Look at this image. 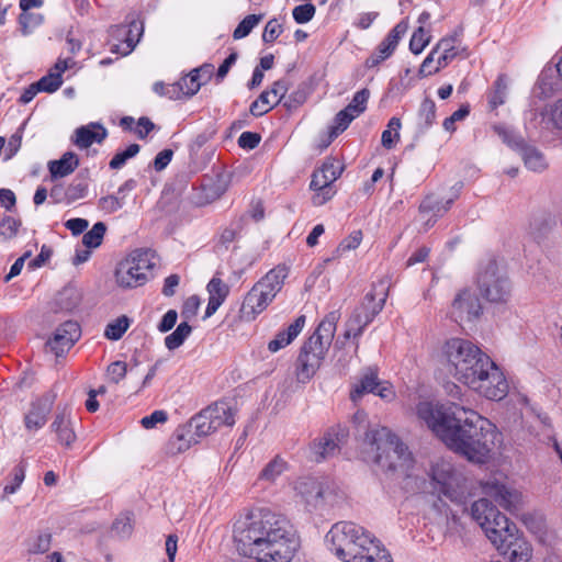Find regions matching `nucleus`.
Returning <instances> with one entry per match:
<instances>
[{"label": "nucleus", "mask_w": 562, "mask_h": 562, "mask_svg": "<svg viewBox=\"0 0 562 562\" xmlns=\"http://www.w3.org/2000/svg\"><path fill=\"white\" fill-rule=\"evenodd\" d=\"M61 83L63 79L58 77V72H48L36 82L40 91L49 93L58 90Z\"/></svg>", "instance_id": "nucleus-58"}, {"label": "nucleus", "mask_w": 562, "mask_h": 562, "mask_svg": "<svg viewBox=\"0 0 562 562\" xmlns=\"http://www.w3.org/2000/svg\"><path fill=\"white\" fill-rule=\"evenodd\" d=\"M288 274L286 266H278L270 270L245 295L239 310V317L246 322L256 319L280 292Z\"/></svg>", "instance_id": "nucleus-6"}, {"label": "nucleus", "mask_w": 562, "mask_h": 562, "mask_svg": "<svg viewBox=\"0 0 562 562\" xmlns=\"http://www.w3.org/2000/svg\"><path fill=\"white\" fill-rule=\"evenodd\" d=\"M508 82L505 76H499L494 82L493 90L488 94V104L491 109L505 103L507 97Z\"/></svg>", "instance_id": "nucleus-46"}, {"label": "nucleus", "mask_w": 562, "mask_h": 562, "mask_svg": "<svg viewBox=\"0 0 562 562\" xmlns=\"http://www.w3.org/2000/svg\"><path fill=\"white\" fill-rule=\"evenodd\" d=\"M361 240H362V233L360 231L352 232L348 237H346L339 244V246L336 249L337 255L342 256L345 252L358 248Z\"/></svg>", "instance_id": "nucleus-60"}, {"label": "nucleus", "mask_w": 562, "mask_h": 562, "mask_svg": "<svg viewBox=\"0 0 562 562\" xmlns=\"http://www.w3.org/2000/svg\"><path fill=\"white\" fill-rule=\"evenodd\" d=\"M369 98L370 91L366 88L361 89L355 93L351 102L345 109L353 114V116L358 117L366 111Z\"/></svg>", "instance_id": "nucleus-53"}, {"label": "nucleus", "mask_w": 562, "mask_h": 562, "mask_svg": "<svg viewBox=\"0 0 562 562\" xmlns=\"http://www.w3.org/2000/svg\"><path fill=\"white\" fill-rule=\"evenodd\" d=\"M295 490L307 504L314 507H318L330 502L331 492L329 491V487L324 486L313 479H302L297 481Z\"/></svg>", "instance_id": "nucleus-23"}, {"label": "nucleus", "mask_w": 562, "mask_h": 562, "mask_svg": "<svg viewBox=\"0 0 562 562\" xmlns=\"http://www.w3.org/2000/svg\"><path fill=\"white\" fill-rule=\"evenodd\" d=\"M380 379L378 376V370L375 368H367L359 381L352 386L350 398L352 402H358L364 394H374L379 384Z\"/></svg>", "instance_id": "nucleus-32"}, {"label": "nucleus", "mask_w": 562, "mask_h": 562, "mask_svg": "<svg viewBox=\"0 0 562 562\" xmlns=\"http://www.w3.org/2000/svg\"><path fill=\"white\" fill-rule=\"evenodd\" d=\"M480 349L479 346L468 339L450 338L441 347L440 361L448 374L461 382L463 374Z\"/></svg>", "instance_id": "nucleus-9"}, {"label": "nucleus", "mask_w": 562, "mask_h": 562, "mask_svg": "<svg viewBox=\"0 0 562 562\" xmlns=\"http://www.w3.org/2000/svg\"><path fill=\"white\" fill-rule=\"evenodd\" d=\"M191 331L192 327L187 322L180 323L176 330L165 338V346L169 350L179 348L190 336Z\"/></svg>", "instance_id": "nucleus-47"}, {"label": "nucleus", "mask_w": 562, "mask_h": 562, "mask_svg": "<svg viewBox=\"0 0 562 562\" xmlns=\"http://www.w3.org/2000/svg\"><path fill=\"white\" fill-rule=\"evenodd\" d=\"M25 471L26 467L23 463H20L13 468L10 474V482L3 487L2 497H5L7 495H11L18 492V490L20 488L25 479Z\"/></svg>", "instance_id": "nucleus-51"}, {"label": "nucleus", "mask_w": 562, "mask_h": 562, "mask_svg": "<svg viewBox=\"0 0 562 562\" xmlns=\"http://www.w3.org/2000/svg\"><path fill=\"white\" fill-rule=\"evenodd\" d=\"M494 499L508 510L517 509L521 502V494L504 485H496L488 492Z\"/></svg>", "instance_id": "nucleus-39"}, {"label": "nucleus", "mask_w": 562, "mask_h": 562, "mask_svg": "<svg viewBox=\"0 0 562 562\" xmlns=\"http://www.w3.org/2000/svg\"><path fill=\"white\" fill-rule=\"evenodd\" d=\"M347 436L348 432L344 427L337 426L329 429L311 445V459L321 462L334 457L338 453Z\"/></svg>", "instance_id": "nucleus-15"}, {"label": "nucleus", "mask_w": 562, "mask_h": 562, "mask_svg": "<svg viewBox=\"0 0 562 562\" xmlns=\"http://www.w3.org/2000/svg\"><path fill=\"white\" fill-rule=\"evenodd\" d=\"M229 285L215 274L206 285L209 302L205 310V317L216 313L229 294Z\"/></svg>", "instance_id": "nucleus-26"}, {"label": "nucleus", "mask_w": 562, "mask_h": 562, "mask_svg": "<svg viewBox=\"0 0 562 562\" xmlns=\"http://www.w3.org/2000/svg\"><path fill=\"white\" fill-rule=\"evenodd\" d=\"M237 550L257 562H290L299 538L290 522L269 509L251 510L234 525Z\"/></svg>", "instance_id": "nucleus-2"}, {"label": "nucleus", "mask_w": 562, "mask_h": 562, "mask_svg": "<svg viewBox=\"0 0 562 562\" xmlns=\"http://www.w3.org/2000/svg\"><path fill=\"white\" fill-rule=\"evenodd\" d=\"M50 429L54 434H56L57 440L60 445L66 447H70L72 442L76 440V432L74 430L71 414L68 408L60 409Z\"/></svg>", "instance_id": "nucleus-25"}, {"label": "nucleus", "mask_w": 562, "mask_h": 562, "mask_svg": "<svg viewBox=\"0 0 562 562\" xmlns=\"http://www.w3.org/2000/svg\"><path fill=\"white\" fill-rule=\"evenodd\" d=\"M342 167L334 159H327L312 176L311 188L331 186L341 175Z\"/></svg>", "instance_id": "nucleus-33"}, {"label": "nucleus", "mask_w": 562, "mask_h": 562, "mask_svg": "<svg viewBox=\"0 0 562 562\" xmlns=\"http://www.w3.org/2000/svg\"><path fill=\"white\" fill-rule=\"evenodd\" d=\"M79 166V159L72 151L65 153L60 159L48 162L52 179L64 178L72 173Z\"/></svg>", "instance_id": "nucleus-34"}, {"label": "nucleus", "mask_w": 562, "mask_h": 562, "mask_svg": "<svg viewBox=\"0 0 562 562\" xmlns=\"http://www.w3.org/2000/svg\"><path fill=\"white\" fill-rule=\"evenodd\" d=\"M482 314V305L477 295L470 290L460 291L450 307V317L459 323H472Z\"/></svg>", "instance_id": "nucleus-14"}, {"label": "nucleus", "mask_w": 562, "mask_h": 562, "mask_svg": "<svg viewBox=\"0 0 562 562\" xmlns=\"http://www.w3.org/2000/svg\"><path fill=\"white\" fill-rule=\"evenodd\" d=\"M139 145L132 144L125 150L116 153L109 164L110 168H122L130 158H133L139 153Z\"/></svg>", "instance_id": "nucleus-57"}, {"label": "nucleus", "mask_w": 562, "mask_h": 562, "mask_svg": "<svg viewBox=\"0 0 562 562\" xmlns=\"http://www.w3.org/2000/svg\"><path fill=\"white\" fill-rule=\"evenodd\" d=\"M261 20V14L247 15L234 30L233 37L235 40H241L246 37L252 31V29L259 24Z\"/></svg>", "instance_id": "nucleus-54"}, {"label": "nucleus", "mask_w": 562, "mask_h": 562, "mask_svg": "<svg viewBox=\"0 0 562 562\" xmlns=\"http://www.w3.org/2000/svg\"><path fill=\"white\" fill-rule=\"evenodd\" d=\"M314 191L312 201L314 205H323L329 201L336 193L331 186L322 188H311Z\"/></svg>", "instance_id": "nucleus-64"}, {"label": "nucleus", "mask_w": 562, "mask_h": 562, "mask_svg": "<svg viewBox=\"0 0 562 562\" xmlns=\"http://www.w3.org/2000/svg\"><path fill=\"white\" fill-rule=\"evenodd\" d=\"M81 292L74 286L64 288L54 300L56 312H72L81 302Z\"/></svg>", "instance_id": "nucleus-38"}, {"label": "nucleus", "mask_w": 562, "mask_h": 562, "mask_svg": "<svg viewBox=\"0 0 562 562\" xmlns=\"http://www.w3.org/2000/svg\"><path fill=\"white\" fill-rule=\"evenodd\" d=\"M130 325V318L125 315H122L106 325L104 336L109 340H119L126 333Z\"/></svg>", "instance_id": "nucleus-48"}, {"label": "nucleus", "mask_w": 562, "mask_h": 562, "mask_svg": "<svg viewBox=\"0 0 562 562\" xmlns=\"http://www.w3.org/2000/svg\"><path fill=\"white\" fill-rule=\"evenodd\" d=\"M432 50L438 55V65L445 68L458 55L465 52V48L460 47L458 36L451 35L441 38Z\"/></svg>", "instance_id": "nucleus-31"}, {"label": "nucleus", "mask_w": 562, "mask_h": 562, "mask_svg": "<svg viewBox=\"0 0 562 562\" xmlns=\"http://www.w3.org/2000/svg\"><path fill=\"white\" fill-rule=\"evenodd\" d=\"M127 366L123 361L112 362L106 370L108 376L113 383H119L122 381L125 378Z\"/></svg>", "instance_id": "nucleus-62"}, {"label": "nucleus", "mask_w": 562, "mask_h": 562, "mask_svg": "<svg viewBox=\"0 0 562 562\" xmlns=\"http://www.w3.org/2000/svg\"><path fill=\"white\" fill-rule=\"evenodd\" d=\"M134 188H135V181L134 180L125 181L119 188L117 195H106V196H102L99 200V204H98L99 209L102 212L106 213V214H112V213L119 211L125 204L124 195L123 194L125 192L132 191Z\"/></svg>", "instance_id": "nucleus-37"}, {"label": "nucleus", "mask_w": 562, "mask_h": 562, "mask_svg": "<svg viewBox=\"0 0 562 562\" xmlns=\"http://www.w3.org/2000/svg\"><path fill=\"white\" fill-rule=\"evenodd\" d=\"M374 537L364 527L351 521L334 524L325 535V546L341 562H356Z\"/></svg>", "instance_id": "nucleus-4"}, {"label": "nucleus", "mask_w": 562, "mask_h": 562, "mask_svg": "<svg viewBox=\"0 0 562 562\" xmlns=\"http://www.w3.org/2000/svg\"><path fill=\"white\" fill-rule=\"evenodd\" d=\"M386 296L387 286L384 282L374 286L373 290L366 295L362 304L356 308L351 317L348 319L344 338H358L362 334L363 329L382 311Z\"/></svg>", "instance_id": "nucleus-10"}, {"label": "nucleus", "mask_w": 562, "mask_h": 562, "mask_svg": "<svg viewBox=\"0 0 562 562\" xmlns=\"http://www.w3.org/2000/svg\"><path fill=\"white\" fill-rule=\"evenodd\" d=\"M435 57H436V54L431 49V52L428 54V56L424 59V61L420 65V68H419L420 76H423V77L431 76L443 68V66L438 65V57L437 58H435Z\"/></svg>", "instance_id": "nucleus-61"}, {"label": "nucleus", "mask_w": 562, "mask_h": 562, "mask_svg": "<svg viewBox=\"0 0 562 562\" xmlns=\"http://www.w3.org/2000/svg\"><path fill=\"white\" fill-rule=\"evenodd\" d=\"M81 330L79 324L74 321H67L59 325L47 340L46 346L57 357L68 352L79 340Z\"/></svg>", "instance_id": "nucleus-16"}, {"label": "nucleus", "mask_w": 562, "mask_h": 562, "mask_svg": "<svg viewBox=\"0 0 562 562\" xmlns=\"http://www.w3.org/2000/svg\"><path fill=\"white\" fill-rule=\"evenodd\" d=\"M508 562H529L532 557L531 544L524 538L517 529L507 537L501 548H496Z\"/></svg>", "instance_id": "nucleus-21"}, {"label": "nucleus", "mask_w": 562, "mask_h": 562, "mask_svg": "<svg viewBox=\"0 0 562 562\" xmlns=\"http://www.w3.org/2000/svg\"><path fill=\"white\" fill-rule=\"evenodd\" d=\"M471 516L495 548H501L506 538L512 537L518 529L486 498H480L472 504Z\"/></svg>", "instance_id": "nucleus-7"}, {"label": "nucleus", "mask_w": 562, "mask_h": 562, "mask_svg": "<svg viewBox=\"0 0 562 562\" xmlns=\"http://www.w3.org/2000/svg\"><path fill=\"white\" fill-rule=\"evenodd\" d=\"M420 125L423 127H429L436 119V104L430 99H425L419 108L418 112Z\"/></svg>", "instance_id": "nucleus-56"}, {"label": "nucleus", "mask_w": 562, "mask_h": 562, "mask_svg": "<svg viewBox=\"0 0 562 562\" xmlns=\"http://www.w3.org/2000/svg\"><path fill=\"white\" fill-rule=\"evenodd\" d=\"M54 400V395L47 394L32 403L31 408L24 416V425L29 431H37L46 424Z\"/></svg>", "instance_id": "nucleus-22"}, {"label": "nucleus", "mask_w": 562, "mask_h": 562, "mask_svg": "<svg viewBox=\"0 0 562 562\" xmlns=\"http://www.w3.org/2000/svg\"><path fill=\"white\" fill-rule=\"evenodd\" d=\"M408 30V20L404 19L398 22L379 44L375 52L366 60L367 67H375L383 60L387 59L396 49L400 41Z\"/></svg>", "instance_id": "nucleus-18"}, {"label": "nucleus", "mask_w": 562, "mask_h": 562, "mask_svg": "<svg viewBox=\"0 0 562 562\" xmlns=\"http://www.w3.org/2000/svg\"><path fill=\"white\" fill-rule=\"evenodd\" d=\"M106 227L102 222L95 223L82 237V245L87 248H97L101 245Z\"/></svg>", "instance_id": "nucleus-52"}, {"label": "nucleus", "mask_w": 562, "mask_h": 562, "mask_svg": "<svg viewBox=\"0 0 562 562\" xmlns=\"http://www.w3.org/2000/svg\"><path fill=\"white\" fill-rule=\"evenodd\" d=\"M143 30V24L137 21H132L127 26H116L115 32L124 34L125 40L122 43H113L111 45V52L122 56L128 55L138 43Z\"/></svg>", "instance_id": "nucleus-24"}, {"label": "nucleus", "mask_w": 562, "mask_h": 562, "mask_svg": "<svg viewBox=\"0 0 562 562\" xmlns=\"http://www.w3.org/2000/svg\"><path fill=\"white\" fill-rule=\"evenodd\" d=\"M217 429L235 424L236 407L232 402L220 401L205 408Z\"/></svg>", "instance_id": "nucleus-28"}, {"label": "nucleus", "mask_w": 562, "mask_h": 562, "mask_svg": "<svg viewBox=\"0 0 562 562\" xmlns=\"http://www.w3.org/2000/svg\"><path fill=\"white\" fill-rule=\"evenodd\" d=\"M360 458L383 471H401L406 473L413 465V457L408 448L389 428L372 426L360 443Z\"/></svg>", "instance_id": "nucleus-3"}, {"label": "nucleus", "mask_w": 562, "mask_h": 562, "mask_svg": "<svg viewBox=\"0 0 562 562\" xmlns=\"http://www.w3.org/2000/svg\"><path fill=\"white\" fill-rule=\"evenodd\" d=\"M325 356L323 352L318 353L317 348H307L304 344L296 360V380L303 384L307 383L319 369Z\"/></svg>", "instance_id": "nucleus-19"}, {"label": "nucleus", "mask_w": 562, "mask_h": 562, "mask_svg": "<svg viewBox=\"0 0 562 562\" xmlns=\"http://www.w3.org/2000/svg\"><path fill=\"white\" fill-rule=\"evenodd\" d=\"M426 475L430 490L439 498L462 503L468 493V480L448 458L436 457L429 461Z\"/></svg>", "instance_id": "nucleus-5"}, {"label": "nucleus", "mask_w": 562, "mask_h": 562, "mask_svg": "<svg viewBox=\"0 0 562 562\" xmlns=\"http://www.w3.org/2000/svg\"><path fill=\"white\" fill-rule=\"evenodd\" d=\"M155 262L149 251L136 249L121 260L115 270V282L120 288L132 289L144 285Z\"/></svg>", "instance_id": "nucleus-8"}, {"label": "nucleus", "mask_w": 562, "mask_h": 562, "mask_svg": "<svg viewBox=\"0 0 562 562\" xmlns=\"http://www.w3.org/2000/svg\"><path fill=\"white\" fill-rule=\"evenodd\" d=\"M288 462L281 457L277 456L270 460L260 471L258 481L273 484L288 470Z\"/></svg>", "instance_id": "nucleus-41"}, {"label": "nucleus", "mask_w": 562, "mask_h": 562, "mask_svg": "<svg viewBox=\"0 0 562 562\" xmlns=\"http://www.w3.org/2000/svg\"><path fill=\"white\" fill-rule=\"evenodd\" d=\"M477 285L481 293L494 303H504L510 296L508 279L493 260L481 267L477 276Z\"/></svg>", "instance_id": "nucleus-11"}, {"label": "nucleus", "mask_w": 562, "mask_h": 562, "mask_svg": "<svg viewBox=\"0 0 562 562\" xmlns=\"http://www.w3.org/2000/svg\"><path fill=\"white\" fill-rule=\"evenodd\" d=\"M315 12H316V9H315L314 4L306 3V4L295 7L293 9L292 14H293V19L295 20L296 23L304 24V23L310 22L314 18Z\"/></svg>", "instance_id": "nucleus-59"}, {"label": "nucleus", "mask_w": 562, "mask_h": 562, "mask_svg": "<svg viewBox=\"0 0 562 562\" xmlns=\"http://www.w3.org/2000/svg\"><path fill=\"white\" fill-rule=\"evenodd\" d=\"M304 326L305 316L301 315L293 323H291L286 329L279 331L276 337L269 341L268 350L274 353L285 348L300 335Z\"/></svg>", "instance_id": "nucleus-27"}, {"label": "nucleus", "mask_w": 562, "mask_h": 562, "mask_svg": "<svg viewBox=\"0 0 562 562\" xmlns=\"http://www.w3.org/2000/svg\"><path fill=\"white\" fill-rule=\"evenodd\" d=\"M541 115L547 127L562 130V99L546 106Z\"/></svg>", "instance_id": "nucleus-44"}, {"label": "nucleus", "mask_w": 562, "mask_h": 562, "mask_svg": "<svg viewBox=\"0 0 562 562\" xmlns=\"http://www.w3.org/2000/svg\"><path fill=\"white\" fill-rule=\"evenodd\" d=\"M202 70L203 68L192 70L189 75L182 77L177 83L172 85L171 89L176 93H180V98L194 95L202 85L200 81V72Z\"/></svg>", "instance_id": "nucleus-40"}, {"label": "nucleus", "mask_w": 562, "mask_h": 562, "mask_svg": "<svg viewBox=\"0 0 562 562\" xmlns=\"http://www.w3.org/2000/svg\"><path fill=\"white\" fill-rule=\"evenodd\" d=\"M339 318L340 313L338 311L329 312L318 324L314 334L305 342L307 348H317L318 353L323 352L326 355L333 342Z\"/></svg>", "instance_id": "nucleus-17"}, {"label": "nucleus", "mask_w": 562, "mask_h": 562, "mask_svg": "<svg viewBox=\"0 0 562 562\" xmlns=\"http://www.w3.org/2000/svg\"><path fill=\"white\" fill-rule=\"evenodd\" d=\"M495 133L510 147L518 148L526 167L532 171L540 172L547 168V161L543 155L536 148L526 146L524 140L516 136L513 131L504 125H495Z\"/></svg>", "instance_id": "nucleus-13"}, {"label": "nucleus", "mask_w": 562, "mask_h": 562, "mask_svg": "<svg viewBox=\"0 0 562 562\" xmlns=\"http://www.w3.org/2000/svg\"><path fill=\"white\" fill-rule=\"evenodd\" d=\"M190 426L194 429V434L199 437H204L218 430L213 424V420L210 418L206 409H203L198 415H195L191 419Z\"/></svg>", "instance_id": "nucleus-43"}, {"label": "nucleus", "mask_w": 562, "mask_h": 562, "mask_svg": "<svg viewBox=\"0 0 562 562\" xmlns=\"http://www.w3.org/2000/svg\"><path fill=\"white\" fill-rule=\"evenodd\" d=\"M289 90L286 80L276 81L270 90L260 93L258 99L250 105V113L255 116H261L268 113L274 105L281 102Z\"/></svg>", "instance_id": "nucleus-20"}, {"label": "nucleus", "mask_w": 562, "mask_h": 562, "mask_svg": "<svg viewBox=\"0 0 562 562\" xmlns=\"http://www.w3.org/2000/svg\"><path fill=\"white\" fill-rule=\"evenodd\" d=\"M356 562H393L391 552L375 536Z\"/></svg>", "instance_id": "nucleus-35"}, {"label": "nucleus", "mask_w": 562, "mask_h": 562, "mask_svg": "<svg viewBox=\"0 0 562 562\" xmlns=\"http://www.w3.org/2000/svg\"><path fill=\"white\" fill-rule=\"evenodd\" d=\"M453 198L451 199H448L446 201H441V200H438L437 198H435L434 195H429L427 196L420 204V207H419V211L422 214H428V213H432L434 214V218H429L427 222H426V228L432 226L437 218L442 216L445 213H447L452 203H453Z\"/></svg>", "instance_id": "nucleus-36"}, {"label": "nucleus", "mask_w": 562, "mask_h": 562, "mask_svg": "<svg viewBox=\"0 0 562 562\" xmlns=\"http://www.w3.org/2000/svg\"><path fill=\"white\" fill-rule=\"evenodd\" d=\"M401 120L392 117L381 136V144L386 149H392L400 140Z\"/></svg>", "instance_id": "nucleus-45"}, {"label": "nucleus", "mask_w": 562, "mask_h": 562, "mask_svg": "<svg viewBox=\"0 0 562 562\" xmlns=\"http://www.w3.org/2000/svg\"><path fill=\"white\" fill-rule=\"evenodd\" d=\"M508 389L503 370L493 362L470 390L487 400L501 401L507 395Z\"/></svg>", "instance_id": "nucleus-12"}, {"label": "nucleus", "mask_w": 562, "mask_h": 562, "mask_svg": "<svg viewBox=\"0 0 562 562\" xmlns=\"http://www.w3.org/2000/svg\"><path fill=\"white\" fill-rule=\"evenodd\" d=\"M356 119L348 110L344 109L339 111L334 120V125L330 128V138L338 136L344 132L349 124Z\"/></svg>", "instance_id": "nucleus-55"}, {"label": "nucleus", "mask_w": 562, "mask_h": 562, "mask_svg": "<svg viewBox=\"0 0 562 562\" xmlns=\"http://www.w3.org/2000/svg\"><path fill=\"white\" fill-rule=\"evenodd\" d=\"M431 35L423 25L416 29L409 41V49L413 54H420L430 43Z\"/></svg>", "instance_id": "nucleus-50"}, {"label": "nucleus", "mask_w": 562, "mask_h": 562, "mask_svg": "<svg viewBox=\"0 0 562 562\" xmlns=\"http://www.w3.org/2000/svg\"><path fill=\"white\" fill-rule=\"evenodd\" d=\"M416 414L448 449L472 463L488 462L499 443L496 426L462 405L420 402Z\"/></svg>", "instance_id": "nucleus-1"}, {"label": "nucleus", "mask_w": 562, "mask_h": 562, "mask_svg": "<svg viewBox=\"0 0 562 562\" xmlns=\"http://www.w3.org/2000/svg\"><path fill=\"white\" fill-rule=\"evenodd\" d=\"M26 552L30 555L46 553L52 546V535L47 532L38 533L26 540Z\"/></svg>", "instance_id": "nucleus-42"}, {"label": "nucleus", "mask_w": 562, "mask_h": 562, "mask_svg": "<svg viewBox=\"0 0 562 562\" xmlns=\"http://www.w3.org/2000/svg\"><path fill=\"white\" fill-rule=\"evenodd\" d=\"M21 221L9 215L0 218V241H9L16 237L21 227Z\"/></svg>", "instance_id": "nucleus-49"}, {"label": "nucleus", "mask_w": 562, "mask_h": 562, "mask_svg": "<svg viewBox=\"0 0 562 562\" xmlns=\"http://www.w3.org/2000/svg\"><path fill=\"white\" fill-rule=\"evenodd\" d=\"M75 144L80 148H88L94 143H102L108 136L105 127L99 123H90L75 132Z\"/></svg>", "instance_id": "nucleus-30"}, {"label": "nucleus", "mask_w": 562, "mask_h": 562, "mask_svg": "<svg viewBox=\"0 0 562 562\" xmlns=\"http://www.w3.org/2000/svg\"><path fill=\"white\" fill-rule=\"evenodd\" d=\"M282 31V25L278 22V20L272 19L266 24L262 33V41L265 43H272L280 36Z\"/></svg>", "instance_id": "nucleus-63"}, {"label": "nucleus", "mask_w": 562, "mask_h": 562, "mask_svg": "<svg viewBox=\"0 0 562 562\" xmlns=\"http://www.w3.org/2000/svg\"><path fill=\"white\" fill-rule=\"evenodd\" d=\"M494 361L485 353L482 349L476 353V357L472 360L468 367L465 373L462 376L461 384L471 389L475 382L482 378L485 371L491 367Z\"/></svg>", "instance_id": "nucleus-29"}]
</instances>
